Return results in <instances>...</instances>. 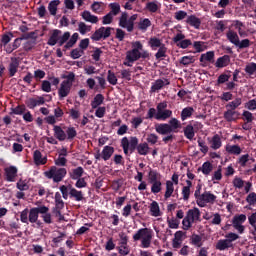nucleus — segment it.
Returning a JSON list of instances; mask_svg holds the SVG:
<instances>
[{
    "mask_svg": "<svg viewBox=\"0 0 256 256\" xmlns=\"http://www.w3.org/2000/svg\"><path fill=\"white\" fill-rule=\"evenodd\" d=\"M121 147L124 151V155H129L135 153L137 151L138 155H149V144L147 142L139 144V138L136 136H131L130 141L129 138L123 137L121 139Z\"/></svg>",
    "mask_w": 256,
    "mask_h": 256,
    "instance_id": "obj_1",
    "label": "nucleus"
},
{
    "mask_svg": "<svg viewBox=\"0 0 256 256\" xmlns=\"http://www.w3.org/2000/svg\"><path fill=\"white\" fill-rule=\"evenodd\" d=\"M155 129L159 135H167L162 138L163 143L167 145V143H173L175 135L171 133H179V129H181V122L177 118H171L169 123L157 124Z\"/></svg>",
    "mask_w": 256,
    "mask_h": 256,
    "instance_id": "obj_2",
    "label": "nucleus"
},
{
    "mask_svg": "<svg viewBox=\"0 0 256 256\" xmlns=\"http://www.w3.org/2000/svg\"><path fill=\"white\" fill-rule=\"evenodd\" d=\"M149 57H151V54L149 51L143 49V43H141V41H135L132 43V49L126 52L123 65H125V67H133L135 61H139V59H149Z\"/></svg>",
    "mask_w": 256,
    "mask_h": 256,
    "instance_id": "obj_3",
    "label": "nucleus"
},
{
    "mask_svg": "<svg viewBox=\"0 0 256 256\" xmlns=\"http://www.w3.org/2000/svg\"><path fill=\"white\" fill-rule=\"evenodd\" d=\"M173 117V111L167 109V101L157 104L156 109L150 108L147 112L146 119H156V121H167Z\"/></svg>",
    "mask_w": 256,
    "mask_h": 256,
    "instance_id": "obj_4",
    "label": "nucleus"
},
{
    "mask_svg": "<svg viewBox=\"0 0 256 256\" xmlns=\"http://www.w3.org/2000/svg\"><path fill=\"white\" fill-rule=\"evenodd\" d=\"M151 239H153V231L149 228H141L134 235V241H141L143 249L151 247Z\"/></svg>",
    "mask_w": 256,
    "mask_h": 256,
    "instance_id": "obj_5",
    "label": "nucleus"
},
{
    "mask_svg": "<svg viewBox=\"0 0 256 256\" xmlns=\"http://www.w3.org/2000/svg\"><path fill=\"white\" fill-rule=\"evenodd\" d=\"M138 14H133L129 17L127 12H122L118 25L122 27V29H126L128 33H133L135 31V21H137Z\"/></svg>",
    "mask_w": 256,
    "mask_h": 256,
    "instance_id": "obj_6",
    "label": "nucleus"
},
{
    "mask_svg": "<svg viewBox=\"0 0 256 256\" xmlns=\"http://www.w3.org/2000/svg\"><path fill=\"white\" fill-rule=\"evenodd\" d=\"M44 175L47 179H53L54 183H61L67 175V169L51 166L48 171L44 172Z\"/></svg>",
    "mask_w": 256,
    "mask_h": 256,
    "instance_id": "obj_7",
    "label": "nucleus"
},
{
    "mask_svg": "<svg viewBox=\"0 0 256 256\" xmlns=\"http://www.w3.org/2000/svg\"><path fill=\"white\" fill-rule=\"evenodd\" d=\"M111 31H113V28L102 26L91 35V39L92 41H101V39H109V37H111Z\"/></svg>",
    "mask_w": 256,
    "mask_h": 256,
    "instance_id": "obj_8",
    "label": "nucleus"
},
{
    "mask_svg": "<svg viewBox=\"0 0 256 256\" xmlns=\"http://www.w3.org/2000/svg\"><path fill=\"white\" fill-rule=\"evenodd\" d=\"M247 221V215L245 214H237L232 219V226L240 233V235H243L245 233V227L243 226V223Z\"/></svg>",
    "mask_w": 256,
    "mask_h": 256,
    "instance_id": "obj_9",
    "label": "nucleus"
},
{
    "mask_svg": "<svg viewBox=\"0 0 256 256\" xmlns=\"http://www.w3.org/2000/svg\"><path fill=\"white\" fill-rule=\"evenodd\" d=\"M217 201V196L211 191H205L202 195L200 200H197L198 207H207V203H215Z\"/></svg>",
    "mask_w": 256,
    "mask_h": 256,
    "instance_id": "obj_10",
    "label": "nucleus"
},
{
    "mask_svg": "<svg viewBox=\"0 0 256 256\" xmlns=\"http://www.w3.org/2000/svg\"><path fill=\"white\" fill-rule=\"evenodd\" d=\"M46 211L47 210L45 208H42V205L31 208L28 215V221L31 223H37V221H39V215H41V213H45Z\"/></svg>",
    "mask_w": 256,
    "mask_h": 256,
    "instance_id": "obj_11",
    "label": "nucleus"
},
{
    "mask_svg": "<svg viewBox=\"0 0 256 256\" xmlns=\"http://www.w3.org/2000/svg\"><path fill=\"white\" fill-rule=\"evenodd\" d=\"M17 71H19V58L11 57L8 65L9 77H15Z\"/></svg>",
    "mask_w": 256,
    "mask_h": 256,
    "instance_id": "obj_12",
    "label": "nucleus"
},
{
    "mask_svg": "<svg viewBox=\"0 0 256 256\" xmlns=\"http://www.w3.org/2000/svg\"><path fill=\"white\" fill-rule=\"evenodd\" d=\"M199 61H200V63H202V67H206L207 62L208 63H215V52L214 51H208L204 54H201Z\"/></svg>",
    "mask_w": 256,
    "mask_h": 256,
    "instance_id": "obj_13",
    "label": "nucleus"
},
{
    "mask_svg": "<svg viewBox=\"0 0 256 256\" xmlns=\"http://www.w3.org/2000/svg\"><path fill=\"white\" fill-rule=\"evenodd\" d=\"M71 87L73 86H71L69 82H62L58 89L59 99H65V97H68L69 93H71Z\"/></svg>",
    "mask_w": 256,
    "mask_h": 256,
    "instance_id": "obj_14",
    "label": "nucleus"
},
{
    "mask_svg": "<svg viewBox=\"0 0 256 256\" xmlns=\"http://www.w3.org/2000/svg\"><path fill=\"white\" fill-rule=\"evenodd\" d=\"M240 116H241V113H239V111H237V110L227 109L224 112V119H225V121H227V123H233V122L237 121V119H239Z\"/></svg>",
    "mask_w": 256,
    "mask_h": 256,
    "instance_id": "obj_15",
    "label": "nucleus"
},
{
    "mask_svg": "<svg viewBox=\"0 0 256 256\" xmlns=\"http://www.w3.org/2000/svg\"><path fill=\"white\" fill-rule=\"evenodd\" d=\"M61 33H62L61 30L54 29L47 41V45H49L50 47H55V45H57V43L59 44V37H60Z\"/></svg>",
    "mask_w": 256,
    "mask_h": 256,
    "instance_id": "obj_16",
    "label": "nucleus"
},
{
    "mask_svg": "<svg viewBox=\"0 0 256 256\" xmlns=\"http://www.w3.org/2000/svg\"><path fill=\"white\" fill-rule=\"evenodd\" d=\"M5 175H6V181H9V183H13L15 181V178L17 177V167L10 166L4 169Z\"/></svg>",
    "mask_w": 256,
    "mask_h": 256,
    "instance_id": "obj_17",
    "label": "nucleus"
},
{
    "mask_svg": "<svg viewBox=\"0 0 256 256\" xmlns=\"http://www.w3.org/2000/svg\"><path fill=\"white\" fill-rule=\"evenodd\" d=\"M229 63H231V56L224 55L216 60L215 67H217V69H223V67H227Z\"/></svg>",
    "mask_w": 256,
    "mask_h": 256,
    "instance_id": "obj_18",
    "label": "nucleus"
},
{
    "mask_svg": "<svg viewBox=\"0 0 256 256\" xmlns=\"http://www.w3.org/2000/svg\"><path fill=\"white\" fill-rule=\"evenodd\" d=\"M84 173L85 169H83V167L81 166H78L77 168H74L69 172V177L73 181H77V179H81L83 177Z\"/></svg>",
    "mask_w": 256,
    "mask_h": 256,
    "instance_id": "obj_19",
    "label": "nucleus"
},
{
    "mask_svg": "<svg viewBox=\"0 0 256 256\" xmlns=\"http://www.w3.org/2000/svg\"><path fill=\"white\" fill-rule=\"evenodd\" d=\"M53 131H54V137H55L58 141H65V140H67V134H66V132L63 130V128H61V126L54 125Z\"/></svg>",
    "mask_w": 256,
    "mask_h": 256,
    "instance_id": "obj_20",
    "label": "nucleus"
},
{
    "mask_svg": "<svg viewBox=\"0 0 256 256\" xmlns=\"http://www.w3.org/2000/svg\"><path fill=\"white\" fill-rule=\"evenodd\" d=\"M161 9V3L159 1H148L145 6V10L149 11V13H157Z\"/></svg>",
    "mask_w": 256,
    "mask_h": 256,
    "instance_id": "obj_21",
    "label": "nucleus"
},
{
    "mask_svg": "<svg viewBox=\"0 0 256 256\" xmlns=\"http://www.w3.org/2000/svg\"><path fill=\"white\" fill-rule=\"evenodd\" d=\"M33 159L35 165H46L47 164V157H43V154H41V151L35 150L33 154Z\"/></svg>",
    "mask_w": 256,
    "mask_h": 256,
    "instance_id": "obj_22",
    "label": "nucleus"
},
{
    "mask_svg": "<svg viewBox=\"0 0 256 256\" xmlns=\"http://www.w3.org/2000/svg\"><path fill=\"white\" fill-rule=\"evenodd\" d=\"M81 17L84 21H87V23H99V17L92 15L88 10L83 11Z\"/></svg>",
    "mask_w": 256,
    "mask_h": 256,
    "instance_id": "obj_23",
    "label": "nucleus"
},
{
    "mask_svg": "<svg viewBox=\"0 0 256 256\" xmlns=\"http://www.w3.org/2000/svg\"><path fill=\"white\" fill-rule=\"evenodd\" d=\"M184 137L186 139H189V141H193L195 137V128L193 127V124H188L183 129Z\"/></svg>",
    "mask_w": 256,
    "mask_h": 256,
    "instance_id": "obj_24",
    "label": "nucleus"
},
{
    "mask_svg": "<svg viewBox=\"0 0 256 256\" xmlns=\"http://www.w3.org/2000/svg\"><path fill=\"white\" fill-rule=\"evenodd\" d=\"M193 113H195V109L193 107H185L180 114L181 121H187V119H191V117H193Z\"/></svg>",
    "mask_w": 256,
    "mask_h": 256,
    "instance_id": "obj_25",
    "label": "nucleus"
},
{
    "mask_svg": "<svg viewBox=\"0 0 256 256\" xmlns=\"http://www.w3.org/2000/svg\"><path fill=\"white\" fill-rule=\"evenodd\" d=\"M186 23L194 29H199L201 27V19L197 18L195 15H190L186 19Z\"/></svg>",
    "mask_w": 256,
    "mask_h": 256,
    "instance_id": "obj_26",
    "label": "nucleus"
},
{
    "mask_svg": "<svg viewBox=\"0 0 256 256\" xmlns=\"http://www.w3.org/2000/svg\"><path fill=\"white\" fill-rule=\"evenodd\" d=\"M148 45L152 49V51H157V49L161 48L165 44L161 42V39L157 37H151L148 41Z\"/></svg>",
    "mask_w": 256,
    "mask_h": 256,
    "instance_id": "obj_27",
    "label": "nucleus"
},
{
    "mask_svg": "<svg viewBox=\"0 0 256 256\" xmlns=\"http://www.w3.org/2000/svg\"><path fill=\"white\" fill-rule=\"evenodd\" d=\"M101 153H102V159L104 161H109L113 156V153H115V148H113L112 146H104Z\"/></svg>",
    "mask_w": 256,
    "mask_h": 256,
    "instance_id": "obj_28",
    "label": "nucleus"
},
{
    "mask_svg": "<svg viewBox=\"0 0 256 256\" xmlns=\"http://www.w3.org/2000/svg\"><path fill=\"white\" fill-rule=\"evenodd\" d=\"M161 181V173L157 170L150 169L148 173V183H157Z\"/></svg>",
    "mask_w": 256,
    "mask_h": 256,
    "instance_id": "obj_29",
    "label": "nucleus"
},
{
    "mask_svg": "<svg viewBox=\"0 0 256 256\" xmlns=\"http://www.w3.org/2000/svg\"><path fill=\"white\" fill-rule=\"evenodd\" d=\"M242 103H243V99L237 97L233 101L226 104L225 107L230 111H236L238 107H241Z\"/></svg>",
    "mask_w": 256,
    "mask_h": 256,
    "instance_id": "obj_30",
    "label": "nucleus"
},
{
    "mask_svg": "<svg viewBox=\"0 0 256 256\" xmlns=\"http://www.w3.org/2000/svg\"><path fill=\"white\" fill-rule=\"evenodd\" d=\"M79 41V33H74L71 38L67 41V43L63 46V51H67V49H71L75 47V44Z\"/></svg>",
    "mask_w": 256,
    "mask_h": 256,
    "instance_id": "obj_31",
    "label": "nucleus"
},
{
    "mask_svg": "<svg viewBox=\"0 0 256 256\" xmlns=\"http://www.w3.org/2000/svg\"><path fill=\"white\" fill-rule=\"evenodd\" d=\"M201 171L203 175H211V172L213 171V164L209 161H206L202 164V167L198 168V172Z\"/></svg>",
    "mask_w": 256,
    "mask_h": 256,
    "instance_id": "obj_32",
    "label": "nucleus"
},
{
    "mask_svg": "<svg viewBox=\"0 0 256 256\" xmlns=\"http://www.w3.org/2000/svg\"><path fill=\"white\" fill-rule=\"evenodd\" d=\"M226 38L232 43V45H235V47L239 44V35L233 30H229L226 33Z\"/></svg>",
    "mask_w": 256,
    "mask_h": 256,
    "instance_id": "obj_33",
    "label": "nucleus"
},
{
    "mask_svg": "<svg viewBox=\"0 0 256 256\" xmlns=\"http://www.w3.org/2000/svg\"><path fill=\"white\" fill-rule=\"evenodd\" d=\"M151 25V20H149V18H144L138 22L137 29H139V31H142V33H145L147 31V28L151 27Z\"/></svg>",
    "mask_w": 256,
    "mask_h": 256,
    "instance_id": "obj_34",
    "label": "nucleus"
},
{
    "mask_svg": "<svg viewBox=\"0 0 256 256\" xmlns=\"http://www.w3.org/2000/svg\"><path fill=\"white\" fill-rule=\"evenodd\" d=\"M187 215L190 217L191 221L195 223V221H199L201 219V211L199 208H193L188 210Z\"/></svg>",
    "mask_w": 256,
    "mask_h": 256,
    "instance_id": "obj_35",
    "label": "nucleus"
},
{
    "mask_svg": "<svg viewBox=\"0 0 256 256\" xmlns=\"http://www.w3.org/2000/svg\"><path fill=\"white\" fill-rule=\"evenodd\" d=\"M59 5H61V1L59 0H52L49 2L48 4V11L50 13V15L54 16L57 15V7H59Z\"/></svg>",
    "mask_w": 256,
    "mask_h": 256,
    "instance_id": "obj_36",
    "label": "nucleus"
},
{
    "mask_svg": "<svg viewBox=\"0 0 256 256\" xmlns=\"http://www.w3.org/2000/svg\"><path fill=\"white\" fill-rule=\"evenodd\" d=\"M233 247V244H230L227 239H220L218 240V242L216 243V249L218 251H225L226 249H229Z\"/></svg>",
    "mask_w": 256,
    "mask_h": 256,
    "instance_id": "obj_37",
    "label": "nucleus"
},
{
    "mask_svg": "<svg viewBox=\"0 0 256 256\" xmlns=\"http://www.w3.org/2000/svg\"><path fill=\"white\" fill-rule=\"evenodd\" d=\"M175 191V186L173 185V181L167 180L166 181V191L164 194V199H169Z\"/></svg>",
    "mask_w": 256,
    "mask_h": 256,
    "instance_id": "obj_38",
    "label": "nucleus"
},
{
    "mask_svg": "<svg viewBox=\"0 0 256 256\" xmlns=\"http://www.w3.org/2000/svg\"><path fill=\"white\" fill-rule=\"evenodd\" d=\"M103 101H105V96H103V94H96L91 102L92 109H97L99 106L103 105Z\"/></svg>",
    "mask_w": 256,
    "mask_h": 256,
    "instance_id": "obj_39",
    "label": "nucleus"
},
{
    "mask_svg": "<svg viewBox=\"0 0 256 256\" xmlns=\"http://www.w3.org/2000/svg\"><path fill=\"white\" fill-rule=\"evenodd\" d=\"M211 149H214V151H217V149H221V145H223V143L221 142V136H219V134H215L212 137L211 140Z\"/></svg>",
    "mask_w": 256,
    "mask_h": 256,
    "instance_id": "obj_40",
    "label": "nucleus"
},
{
    "mask_svg": "<svg viewBox=\"0 0 256 256\" xmlns=\"http://www.w3.org/2000/svg\"><path fill=\"white\" fill-rule=\"evenodd\" d=\"M163 87H165V82L162 79H158L152 83L150 93H157V91H161Z\"/></svg>",
    "mask_w": 256,
    "mask_h": 256,
    "instance_id": "obj_41",
    "label": "nucleus"
},
{
    "mask_svg": "<svg viewBox=\"0 0 256 256\" xmlns=\"http://www.w3.org/2000/svg\"><path fill=\"white\" fill-rule=\"evenodd\" d=\"M150 213L152 217H161V209L159 208V203H157V201H153L150 204Z\"/></svg>",
    "mask_w": 256,
    "mask_h": 256,
    "instance_id": "obj_42",
    "label": "nucleus"
},
{
    "mask_svg": "<svg viewBox=\"0 0 256 256\" xmlns=\"http://www.w3.org/2000/svg\"><path fill=\"white\" fill-rule=\"evenodd\" d=\"M42 208L46 209L44 213L40 214L44 223H46V225H51V223H53V219L51 213H49V207L42 205Z\"/></svg>",
    "mask_w": 256,
    "mask_h": 256,
    "instance_id": "obj_43",
    "label": "nucleus"
},
{
    "mask_svg": "<svg viewBox=\"0 0 256 256\" xmlns=\"http://www.w3.org/2000/svg\"><path fill=\"white\" fill-rule=\"evenodd\" d=\"M110 14H112L114 17H117L118 14L121 13V5L117 2H113L109 4Z\"/></svg>",
    "mask_w": 256,
    "mask_h": 256,
    "instance_id": "obj_44",
    "label": "nucleus"
},
{
    "mask_svg": "<svg viewBox=\"0 0 256 256\" xmlns=\"http://www.w3.org/2000/svg\"><path fill=\"white\" fill-rule=\"evenodd\" d=\"M69 195L70 198L75 199V201H81L83 199V192L75 188H70Z\"/></svg>",
    "mask_w": 256,
    "mask_h": 256,
    "instance_id": "obj_45",
    "label": "nucleus"
},
{
    "mask_svg": "<svg viewBox=\"0 0 256 256\" xmlns=\"http://www.w3.org/2000/svg\"><path fill=\"white\" fill-rule=\"evenodd\" d=\"M225 149L230 155H241V147L239 145H226Z\"/></svg>",
    "mask_w": 256,
    "mask_h": 256,
    "instance_id": "obj_46",
    "label": "nucleus"
},
{
    "mask_svg": "<svg viewBox=\"0 0 256 256\" xmlns=\"http://www.w3.org/2000/svg\"><path fill=\"white\" fill-rule=\"evenodd\" d=\"M118 253L121 256H126V255H129V253H131L129 246H127V239L122 241L121 247L118 248Z\"/></svg>",
    "mask_w": 256,
    "mask_h": 256,
    "instance_id": "obj_47",
    "label": "nucleus"
},
{
    "mask_svg": "<svg viewBox=\"0 0 256 256\" xmlns=\"http://www.w3.org/2000/svg\"><path fill=\"white\" fill-rule=\"evenodd\" d=\"M167 223H168L169 229H179V225H180L181 221L175 217H172V218L168 217Z\"/></svg>",
    "mask_w": 256,
    "mask_h": 256,
    "instance_id": "obj_48",
    "label": "nucleus"
},
{
    "mask_svg": "<svg viewBox=\"0 0 256 256\" xmlns=\"http://www.w3.org/2000/svg\"><path fill=\"white\" fill-rule=\"evenodd\" d=\"M75 137H77V130L75 129V127H68L66 129V139L68 141H73Z\"/></svg>",
    "mask_w": 256,
    "mask_h": 256,
    "instance_id": "obj_49",
    "label": "nucleus"
},
{
    "mask_svg": "<svg viewBox=\"0 0 256 256\" xmlns=\"http://www.w3.org/2000/svg\"><path fill=\"white\" fill-rule=\"evenodd\" d=\"M203 238L199 234H193L191 237V243L192 245H195V247H203Z\"/></svg>",
    "mask_w": 256,
    "mask_h": 256,
    "instance_id": "obj_50",
    "label": "nucleus"
},
{
    "mask_svg": "<svg viewBox=\"0 0 256 256\" xmlns=\"http://www.w3.org/2000/svg\"><path fill=\"white\" fill-rule=\"evenodd\" d=\"M180 65H184L185 67L195 63V57L194 56H183L180 61Z\"/></svg>",
    "mask_w": 256,
    "mask_h": 256,
    "instance_id": "obj_51",
    "label": "nucleus"
},
{
    "mask_svg": "<svg viewBox=\"0 0 256 256\" xmlns=\"http://www.w3.org/2000/svg\"><path fill=\"white\" fill-rule=\"evenodd\" d=\"M69 39H71V32H64V34L59 37L58 47H63V45H65V43H67Z\"/></svg>",
    "mask_w": 256,
    "mask_h": 256,
    "instance_id": "obj_52",
    "label": "nucleus"
},
{
    "mask_svg": "<svg viewBox=\"0 0 256 256\" xmlns=\"http://www.w3.org/2000/svg\"><path fill=\"white\" fill-rule=\"evenodd\" d=\"M151 186V193H153L154 195H157V193H161V189L163 186V183H161V180L158 182H152L150 183Z\"/></svg>",
    "mask_w": 256,
    "mask_h": 256,
    "instance_id": "obj_53",
    "label": "nucleus"
},
{
    "mask_svg": "<svg viewBox=\"0 0 256 256\" xmlns=\"http://www.w3.org/2000/svg\"><path fill=\"white\" fill-rule=\"evenodd\" d=\"M155 57L158 61H161L163 57H167V47L165 46V44L162 47L158 48V51L155 54Z\"/></svg>",
    "mask_w": 256,
    "mask_h": 256,
    "instance_id": "obj_54",
    "label": "nucleus"
},
{
    "mask_svg": "<svg viewBox=\"0 0 256 256\" xmlns=\"http://www.w3.org/2000/svg\"><path fill=\"white\" fill-rule=\"evenodd\" d=\"M12 39H13V34L11 32L3 34L1 38V46L5 47L8 43H11Z\"/></svg>",
    "mask_w": 256,
    "mask_h": 256,
    "instance_id": "obj_55",
    "label": "nucleus"
},
{
    "mask_svg": "<svg viewBox=\"0 0 256 256\" xmlns=\"http://www.w3.org/2000/svg\"><path fill=\"white\" fill-rule=\"evenodd\" d=\"M85 55V51L81 50V48H75L70 52V57L72 59H79Z\"/></svg>",
    "mask_w": 256,
    "mask_h": 256,
    "instance_id": "obj_56",
    "label": "nucleus"
},
{
    "mask_svg": "<svg viewBox=\"0 0 256 256\" xmlns=\"http://www.w3.org/2000/svg\"><path fill=\"white\" fill-rule=\"evenodd\" d=\"M78 31L81 35H86L87 33H89V31H91V26H87L85 22H80L78 24Z\"/></svg>",
    "mask_w": 256,
    "mask_h": 256,
    "instance_id": "obj_57",
    "label": "nucleus"
},
{
    "mask_svg": "<svg viewBox=\"0 0 256 256\" xmlns=\"http://www.w3.org/2000/svg\"><path fill=\"white\" fill-rule=\"evenodd\" d=\"M16 187L19 191H29V184H27V180L20 179L17 182Z\"/></svg>",
    "mask_w": 256,
    "mask_h": 256,
    "instance_id": "obj_58",
    "label": "nucleus"
},
{
    "mask_svg": "<svg viewBox=\"0 0 256 256\" xmlns=\"http://www.w3.org/2000/svg\"><path fill=\"white\" fill-rule=\"evenodd\" d=\"M146 141V143L150 145H156V143L159 141V136L157 134L150 133L147 135Z\"/></svg>",
    "mask_w": 256,
    "mask_h": 256,
    "instance_id": "obj_59",
    "label": "nucleus"
},
{
    "mask_svg": "<svg viewBox=\"0 0 256 256\" xmlns=\"http://www.w3.org/2000/svg\"><path fill=\"white\" fill-rule=\"evenodd\" d=\"M35 45H37V40H28L23 44V49L24 51L29 52L35 47Z\"/></svg>",
    "mask_w": 256,
    "mask_h": 256,
    "instance_id": "obj_60",
    "label": "nucleus"
},
{
    "mask_svg": "<svg viewBox=\"0 0 256 256\" xmlns=\"http://www.w3.org/2000/svg\"><path fill=\"white\" fill-rule=\"evenodd\" d=\"M182 225L184 231H189V229H191L193 222L188 215H186V217L182 220Z\"/></svg>",
    "mask_w": 256,
    "mask_h": 256,
    "instance_id": "obj_61",
    "label": "nucleus"
},
{
    "mask_svg": "<svg viewBox=\"0 0 256 256\" xmlns=\"http://www.w3.org/2000/svg\"><path fill=\"white\" fill-rule=\"evenodd\" d=\"M27 108H25V105H18L15 108H12V112L10 115H23V113L26 111Z\"/></svg>",
    "mask_w": 256,
    "mask_h": 256,
    "instance_id": "obj_62",
    "label": "nucleus"
},
{
    "mask_svg": "<svg viewBox=\"0 0 256 256\" xmlns=\"http://www.w3.org/2000/svg\"><path fill=\"white\" fill-rule=\"evenodd\" d=\"M245 73L248 75H254L256 73V63L252 62L245 67Z\"/></svg>",
    "mask_w": 256,
    "mask_h": 256,
    "instance_id": "obj_63",
    "label": "nucleus"
},
{
    "mask_svg": "<svg viewBox=\"0 0 256 256\" xmlns=\"http://www.w3.org/2000/svg\"><path fill=\"white\" fill-rule=\"evenodd\" d=\"M107 81L110 85H117V76H115V73L111 70H108Z\"/></svg>",
    "mask_w": 256,
    "mask_h": 256,
    "instance_id": "obj_64",
    "label": "nucleus"
}]
</instances>
